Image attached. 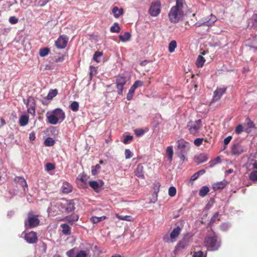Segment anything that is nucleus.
<instances>
[{
  "mask_svg": "<svg viewBox=\"0 0 257 257\" xmlns=\"http://www.w3.org/2000/svg\"><path fill=\"white\" fill-rule=\"evenodd\" d=\"M57 208L62 212L69 213L74 211L75 208L73 200L62 199L55 203H51L48 208V211L57 213Z\"/></svg>",
  "mask_w": 257,
  "mask_h": 257,
  "instance_id": "obj_1",
  "label": "nucleus"
},
{
  "mask_svg": "<svg viewBox=\"0 0 257 257\" xmlns=\"http://www.w3.org/2000/svg\"><path fill=\"white\" fill-rule=\"evenodd\" d=\"M177 151L176 153L178 157L183 162L186 160V156L190 149V145L183 139L178 140L177 142Z\"/></svg>",
  "mask_w": 257,
  "mask_h": 257,
  "instance_id": "obj_2",
  "label": "nucleus"
},
{
  "mask_svg": "<svg viewBox=\"0 0 257 257\" xmlns=\"http://www.w3.org/2000/svg\"><path fill=\"white\" fill-rule=\"evenodd\" d=\"M205 245L210 250H216L220 246V239L215 234L205 238Z\"/></svg>",
  "mask_w": 257,
  "mask_h": 257,
  "instance_id": "obj_3",
  "label": "nucleus"
},
{
  "mask_svg": "<svg viewBox=\"0 0 257 257\" xmlns=\"http://www.w3.org/2000/svg\"><path fill=\"white\" fill-rule=\"evenodd\" d=\"M40 221L37 215L33 214L32 212L28 213V219L25 221V227L27 228H31L37 226Z\"/></svg>",
  "mask_w": 257,
  "mask_h": 257,
  "instance_id": "obj_4",
  "label": "nucleus"
},
{
  "mask_svg": "<svg viewBox=\"0 0 257 257\" xmlns=\"http://www.w3.org/2000/svg\"><path fill=\"white\" fill-rule=\"evenodd\" d=\"M181 228L179 226L175 228L170 235L166 234L163 237V240L167 243L174 242L176 240L181 232Z\"/></svg>",
  "mask_w": 257,
  "mask_h": 257,
  "instance_id": "obj_5",
  "label": "nucleus"
},
{
  "mask_svg": "<svg viewBox=\"0 0 257 257\" xmlns=\"http://www.w3.org/2000/svg\"><path fill=\"white\" fill-rule=\"evenodd\" d=\"M244 46L252 52H257V35L250 37L245 41Z\"/></svg>",
  "mask_w": 257,
  "mask_h": 257,
  "instance_id": "obj_6",
  "label": "nucleus"
},
{
  "mask_svg": "<svg viewBox=\"0 0 257 257\" xmlns=\"http://www.w3.org/2000/svg\"><path fill=\"white\" fill-rule=\"evenodd\" d=\"M126 83V77L124 76L119 75L116 78V88L118 89L117 93L118 95H122L124 85Z\"/></svg>",
  "mask_w": 257,
  "mask_h": 257,
  "instance_id": "obj_7",
  "label": "nucleus"
},
{
  "mask_svg": "<svg viewBox=\"0 0 257 257\" xmlns=\"http://www.w3.org/2000/svg\"><path fill=\"white\" fill-rule=\"evenodd\" d=\"M181 11V10L177 8V7H173L171 8L169 13V18L171 22L176 23L179 21V15Z\"/></svg>",
  "mask_w": 257,
  "mask_h": 257,
  "instance_id": "obj_8",
  "label": "nucleus"
},
{
  "mask_svg": "<svg viewBox=\"0 0 257 257\" xmlns=\"http://www.w3.org/2000/svg\"><path fill=\"white\" fill-rule=\"evenodd\" d=\"M68 37L65 35L60 36L55 41L56 47L59 49H64L68 43Z\"/></svg>",
  "mask_w": 257,
  "mask_h": 257,
  "instance_id": "obj_9",
  "label": "nucleus"
},
{
  "mask_svg": "<svg viewBox=\"0 0 257 257\" xmlns=\"http://www.w3.org/2000/svg\"><path fill=\"white\" fill-rule=\"evenodd\" d=\"M245 147L240 143L236 142L231 147V154L233 155L238 156L245 151Z\"/></svg>",
  "mask_w": 257,
  "mask_h": 257,
  "instance_id": "obj_10",
  "label": "nucleus"
},
{
  "mask_svg": "<svg viewBox=\"0 0 257 257\" xmlns=\"http://www.w3.org/2000/svg\"><path fill=\"white\" fill-rule=\"evenodd\" d=\"M202 126L196 124L193 121H189L187 124L186 127L188 128L190 134L196 135L199 132Z\"/></svg>",
  "mask_w": 257,
  "mask_h": 257,
  "instance_id": "obj_11",
  "label": "nucleus"
},
{
  "mask_svg": "<svg viewBox=\"0 0 257 257\" xmlns=\"http://www.w3.org/2000/svg\"><path fill=\"white\" fill-rule=\"evenodd\" d=\"M161 12L160 4L156 2L152 4L149 9V12L152 17H157Z\"/></svg>",
  "mask_w": 257,
  "mask_h": 257,
  "instance_id": "obj_12",
  "label": "nucleus"
},
{
  "mask_svg": "<svg viewBox=\"0 0 257 257\" xmlns=\"http://www.w3.org/2000/svg\"><path fill=\"white\" fill-rule=\"evenodd\" d=\"M226 89V87L217 88L213 92L212 101L215 102L219 100L223 94L225 93Z\"/></svg>",
  "mask_w": 257,
  "mask_h": 257,
  "instance_id": "obj_13",
  "label": "nucleus"
},
{
  "mask_svg": "<svg viewBox=\"0 0 257 257\" xmlns=\"http://www.w3.org/2000/svg\"><path fill=\"white\" fill-rule=\"evenodd\" d=\"M51 112L54 115L56 118L58 119L59 122H62L65 118V112L60 108H56Z\"/></svg>",
  "mask_w": 257,
  "mask_h": 257,
  "instance_id": "obj_14",
  "label": "nucleus"
},
{
  "mask_svg": "<svg viewBox=\"0 0 257 257\" xmlns=\"http://www.w3.org/2000/svg\"><path fill=\"white\" fill-rule=\"evenodd\" d=\"M201 20L202 22L204 23V26L210 27L214 24L217 19L215 16L213 15V14H211L210 16L204 17Z\"/></svg>",
  "mask_w": 257,
  "mask_h": 257,
  "instance_id": "obj_15",
  "label": "nucleus"
},
{
  "mask_svg": "<svg viewBox=\"0 0 257 257\" xmlns=\"http://www.w3.org/2000/svg\"><path fill=\"white\" fill-rule=\"evenodd\" d=\"M25 239L29 243H34L37 241L38 239L36 233L31 231L25 234Z\"/></svg>",
  "mask_w": 257,
  "mask_h": 257,
  "instance_id": "obj_16",
  "label": "nucleus"
},
{
  "mask_svg": "<svg viewBox=\"0 0 257 257\" xmlns=\"http://www.w3.org/2000/svg\"><path fill=\"white\" fill-rule=\"evenodd\" d=\"M90 186L96 192H99L101 187L103 185V182L99 180L98 181H92L89 182Z\"/></svg>",
  "mask_w": 257,
  "mask_h": 257,
  "instance_id": "obj_17",
  "label": "nucleus"
},
{
  "mask_svg": "<svg viewBox=\"0 0 257 257\" xmlns=\"http://www.w3.org/2000/svg\"><path fill=\"white\" fill-rule=\"evenodd\" d=\"M46 116L48 122L51 124L55 125L59 122L58 119L56 118V117H55L54 115L52 114L51 111H47Z\"/></svg>",
  "mask_w": 257,
  "mask_h": 257,
  "instance_id": "obj_18",
  "label": "nucleus"
},
{
  "mask_svg": "<svg viewBox=\"0 0 257 257\" xmlns=\"http://www.w3.org/2000/svg\"><path fill=\"white\" fill-rule=\"evenodd\" d=\"M79 215L76 214H73L64 217L62 220L66 221L71 225L74 224V222L78 221Z\"/></svg>",
  "mask_w": 257,
  "mask_h": 257,
  "instance_id": "obj_19",
  "label": "nucleus"
},
{
  "mask_svg": "<svg viewBox=\"0 0 257 257\" xmlns=\"http://www.w3.org/2000/svg\"><path fill=\"white\" fill-rule=\"evenodd\" d=\"M188 244V241L186 240V237H184L182 241H180L174 249L175 253L177 252L181 249L185 248Z\"/></svg>",
  "mask_w": 257,
  "mask_h": 257,
  "instance_id": "obj_20",
  "label": "nucleus"
},
{
  "mask_svg": "<svg viewBox=\"0 0 257 257\" xmlns=\"http://www.w3.org/2000/svg\"><path fill=\"white\" fill-rule=\"evenodd\" d=\"M228 184V182L225 180L214 183L212 185V188L214 191L223 189Z\"/></svg>",
  "mask_w": 257,
  "mask_h": 257,
  "instance_id": "obj_21",
  "label": "nucleus"
},
{
  "mask_svg": "<svg viewBox=\"0 0 257 257\" xmlns=\"http://www.w3.org/2000/svg\"><path fill=\"white\" fill-rule=\"evenodd\" d=\"M248 27L257 29V14H254L248 20Z\"/></svg>",
  "mask_w": 257,
  "mask_h": 257,
  "instance_id": "obj_22",
  "label": "nucleus"
},
{
  "mask_svg": "<svg viewBox=\"0 0 257 257\" xmlns=\"http://www.w3.org/2000/svg\"><path fill=\"white\" fill-rule=\"evenodd\" d=\"M61 190L63 193L68 194L72 192V186L70 183L67 182H64L61 188Z\"/></svg>",
  "mask_w": 257,
  "mask_h": 257,
  "instance_id": "obj_23",
  "label": "nucleus"
},
{
  "mask_svg": "<svg viewBox=\"0 0 257 257\" xmlns=\"http://www.w3.org/2000/svg\"><path fill=\"white\" fill-rule=\"evenodd\" d=\"M207 155L205 154H200L195 156V161L198 164H201L207 161Z\"/></svg>",
  "mask_w": 257,
  "mask_h": 257,
  "instance_id": "obj_24",
  "label": "nucleus"
},
{
  "mask_svg": "<svg viewBox=\"0 0 257 257\" xmlns=\"http://www.w3.org/2000/svg\"><path fill=\"white\" fill-rule=\"evenodd\" d=\"M123 9L122 8H118L114 7L112 9V13L115 18H118L120 16L123 14Z\"/></svg>",
  "mask_w": 257,
  "mask_h": 257,
  "instance_id": "obj_25",
  "label": "nucleus"
},
{
  "mask_svg": "<svg viewBox=\"0 0 257 257\" xmlns=\"http://www.w3.org/2000/svg\"><path fill=\"white\" fill-rule=\"evenodd\" d=\"M143 166L141 164H139L135 171V175L137 177H144L145 174L143 171Z\"/></svg>",
  "mask_w": 257,
  "mask_h": 257,
  "instance_id": "obj_26",
  "label": "nucleus"
},
{
  "mask_svg": "<svg viewBox=\"0 0 257 257\" xmlns=\"http://www.w3.org/2000/svg\"><path fill=\"white\" fill-rule=\"evenodd\" d=\"M29 116L26 114L22 115L19 118V123L21 126L26 125L29 122Z\"/></svg>",
  "mask_w": 257,
  "mask_h": 257,
  "instance_id": "obj_27",
  "label": "nucleus"
},
{
  "mask_svg": "<svg viewBox=\"0 0 257 257\" xmlns=\"http://www.w3.org/2000/svg\"><path fill=\"white\" fill-rule=\"evenodd\" d=\"M118 37L122 42H125L130 39L131 35L130 32H125L123 35H119Z\"/></svg>",
  "mask_w": 257,
  "mask_h": 257,
  "instance_id": "obj_28",
  "label": "nucleus"
},
{
  "mask_svg": "<svg viewBox=\"0 0 257 257\" xmlns=\"http://www.w3.org/2000/svg\"><path fill=\"white\" fill-rule=\"evenodd\" d=\"M58 94V90L56 89H50L47 96H46V99L52 100L54 97H55Z\"/></svg>",
  "mask_w": 257,
  "mask_h": 257,
  "instance_id": "obj_29",
  "label": "nucleus"
},
{
  "mask_svg": "<svg viewBox=\"0 0 257 257\" xmlns=\"http://www.w3.org/2000/svg\"><path fill=\"white\" fill-rule=\"evenodd\" d=\"M205 62V58L202 56L199 55L196 60V65L197 67H202Z\"/></svg>",
  "mask_w": 257,
  "mask_h": 257,
  "instance_id": "obj_30",
  "label": "nucleus"
},
{
  "mask_svg": "<svg viewBox=\"0 0 257 257\" xmlns=\"http://www.w3.org/2000/svg\"><path fill=\"white\" fill-rule=\"evenodd\" d=\"M209 191V188L206 186H204L200 189L199 195L200 196L203 197L207 195Z\"/></svg>",
  "mask_w": 257,
  "mask_h": 257,
  "instance_id": "obj_31",
  "label": "nucleus"
},
{
  "mask_svg": "<svg viewBox=\"0 0 257 257\" xmlns=\"http://www.w3.org/2000/svg\"><path fill=\"white\" fill-rule=\"evenodd\" d=\"M61 227L62 228V232L64 234H70L71 233L70 227L66 223L62 224Z\"/></svg>",
  "mask_w": 257,
  "mask_h": 257,
  "instance_id": "obj_32",
  "label": "nucleus"
},
{
  "mask_svg": "<svg viewBox=\"0 0 257 257\" xmlns=\"http://www.w3.org/2000/svg\"><path fill=\"white\" fill-rule=\"evenodd\" d=\"M251 164L249 165V166H250ZM252 166L253 170L250 173L249 177H257V162L255 161L253 163L251 164Z\"/></svg>",
  "mask_w": 257,
  "mask_h": 257,
  "instance_id": "obj_33",
  "label": "nucleus"
},
{
  "mask_svg": "<svg viewBox=\"0 0 257 257\" xmlns=\"http://www.w3.org/2000/svg\"><path fill=\"white\" fill-rule=\"evenodd\" d=\"M177 42L175 40L171 41L169 44V52L170 53H173L174 52L175 49L177 48Z\"/></svg>",
  "mask_w": 257,
  "mask_h": 257,
  "instance_id": "obj_34",
  "label": "nucleus"
},
{
  "mask_svg": "<svg viewBox=\"0 0 257 257\" xmlns=\"http://www.w3.org/2000/svg\"><path fill=\"white\" fill-rule=\"evenodd\" d=\"M55 143V140L50 137L46 138L44 141V145L47 147L53 146Z\"/></svg>",
  "mask_w": 257,
  "mask_h": 257,
  "instance_id": "obj_35",
  "label": "nucleus"
},
{
  "mask_svg": "<svg viewBox=\"0 0 257 257\" xmlns=\"http://www.w3.org/2000/svg\"><path fill=\"white\" fill-rule=\"evenodd\" d=\"M49 52L50 50L48 47L41 48L39 50V55L42 57H45L48 55Z\"/></svg>",
  "mask_w": 257,
  "mask_h": 257,
  "instance_id": "obj_36",
  "label": "nucleus"
},
{
  "mask_svg": "<svg viewBox=\"0 0 257 257\" xmlns=\"http://www.w3.org/2000/svg\"><path fill=\"white\" fill-rule=\"evenodd\" d=\"M116 216L117 218L122 220L127 221H132L133 220V218L129 215L121 216L119 215L118 214H116Z\"/></svg>",
  "mask_w": 257,
  "mask_h": 257,
  "instance_id": "obj_37",
  "label": "nucleus"
},
{
  "mask_svg": "<svg viewBox=\"0 0 257 257\" xmlns=\"http://www.w3.org/2000/svg\"><path fill=\"white\" fill-rule=\"evenodd\" d=\"M166 153L168 155L169 160L170 162H171L173 156V150L172 146H169L167 148Z\"/></svg>",
  "mask_w": 257,
  "mask_h": 257,
  "instance_id": "obj_38",
  "label": "nucleus"
},
{
  "mask_svg": "<svg viewBox=\"0 0 257 257\" xmlns=\"http://www.w3.org/2000/svg\"><path fill=\"white\" fill-rule=\"evenodd\" d=\"M247 180H245L244 182V184L248 186L251 183H257V178H246Z\"/></svg>",
  "mask_w": 257,
  "mask_h": 257,
  "instance_id": "obj_39",
  "label": "nucleus"
},
{
  "mask_svg": "<svg viewBox=\"0 0 257 257\" xmlns=\"http://www.w3.org/2000/svg\"><path fill=\"white\" fill-rule=\"evenodd\" d=\"M79 103L77 101H73L70 105V107L71 109L74 112H76L79 109Z\"/></svg>",
  "mask_w": 257,
  "mask_h": 257,
  "instance_id": "obj_40",
  "label": "nucleus"
},
{
  "mask_svg": "<svg viewBox=\"0 0 257 257\" xmlns=\"http://www.w3.org/2000/svg\"><path fill=\"white\" fill-rule=\"evenodd\" d=\"M110 30L112 33H119L120 31V27L117 23H114L113 25L110 27Z\"/></svg>",
  "mask_w": 257,
  "mask_h": 257,
  "instance_id": "obj_41",
  "label": "nucleus"
},
{
  "mask_svg": "<svg viewBox=\"0 0 257 257\" xmlns=\"http://www.w3.org/2000/svg\"><path fill=\"white\" fill-rule=\"evenodd\" d=\"M102 53L100 51H96L93 56V59L95 62L98 63L100 62L99 58L102 55Z\"/></svg>",
  "mask_w": 257,
  "mask_h": 257,
  "instance_id": "obj_42",
  "label": "nucleus"
},
{
  "mask_svg": "<svg viewBox=\"0 0 257 257\" xmlns=\"http://www.w3.org/2000/svg\"><path fill=\"white\" fill-rule=\"evenodd\" d=\"M100 168L99 164H96L95 166H93L91 167V173L93 176H95L97 174L98 170Z\"/></svg>",
  "mask_w": 257,
  "mask_h": 257,
  "instance_id": "obj_43",
  "label": "nucleus"
},
{
  "mask_svg": "<svg viewBox=\"0 0 257 257\" xmlns=\"http://www.w3.org/2000/svg\"><path fill=\"white\" fill-rule=\"evenodd\" d=\"M135 91V89H133L132 87H131L130 89H129L128 92L126 96V99L127 100H131L133 97L134 93Z\"/></svg>",
  "mask_w": 257,
  "mask_h": 257,
  "instance_id": "obj_44",
  "label": "nucleus"
},
{
  "mask_svg": "<svg viewBox=\"0 0 257 257\" xmlns=\"http://www.w3.org/2000/svg\"><path fill=\"white\" fill-rule=\"evenodd\" d=\"M143 84L144 83L143 81L141 80H136L131 87L136 90L138 87L143 86Z\"/></svg>",
  "mask_w": 257,
  "mask_h": 257,
  "instance_id": "obj_45",
  "label": "nucleus"
},
{
  "mask_svg": "<svg viewBox=\"0 0 257 257\" xmlns=\"http://www.w3.org/2000/svg\"><path fill=\"white\" fill-rule=\"evenodd\" d=\"M133 139V136L131 135H126L124 136V139L123 140V143L124 144H127L130 143L131 141H132Z\"/></svg>",
  "mask_w": 257,
  "mask_h": 257,
  "instance_id": "obj_46",
  "label": "nucleus"
},
{
  "mask_svg": "<svg viewBox=\"0 0 257 257\" xmlns=\"http://www.w3.org/2000/svg\"><path fill=\"white\" fill-rule=\"evenodd\" d=\"M168 194L170 196L174 197L176 194V189L174 187H170L169 188Z\"/></svg>",
  "mask_w": 257,
  "mask_h": 257,
  "instance_id": "obj_47",
  "label": "nucleus"
},
{
  "mask_svg": "<svg viewBox=\"0 0 257 257\" xmlns=\"http://www.w3.org/2000/svg\"><path fill=\"white\" fill-rule=\"evenodd\" d=\"M220 161L219 157H217L215 159L210 161L209 162V166L210 167H213L215 165L219 163Z\"/></svg>",
  "mask_w": 257,
  "mask_h": 257,
  "instance_id": "obj_48",
  "label": "nucleus"
},
{
  "mask_svg": "<svg viewBox=\"0 0 257 257\" xmlns=\"http://www.w3.org/2000/svg\"><path fill=\"white\" fill-rule=\"evenodd\" d=\"M75 248H72L66 252V254L68 257H76Z\"/></svg>",
  "mask_w": 257,
  "mask_h": 257,
  "instance_id": "obj_49",
  "label": "nucleus"
},
{
  "mask_svg": "<svg viewBox=\"0 0 257 257\" xmlns=\"http://www.w3.org/2000/svg\"><path fill=\"white\" fill-rule=\"evenodd\" d=\"M203 140H204V139L202 138H197L194 140V144L196 146L199 147L202 144Z\"/></svg>",
  "mask_w": 257,
  "mask_h": 257,
  "instance_id": "obj_50",
  "label": "nucleus"
},
{
  "mask_svg": "<svg viewBox=\"0 0 257 257\" xmlns=\"http://www.w3.org/2000/svg\"><path fill=\"white\" fill-rule=\"evenodd\" d=\"M55 165L51 163H47L46 164V170L47 171H50L54 170L55 169Z\"/></svg>",
  "mask_w": 257,
  "mask_h": 257,
  "instance_id": "obj_51",
  "label": "nucleus"
},
{
  "mask_svg": "<svg viewBox=\"0 0 257 257\" xmlns=\"http://www.w3.org/2000/svg\"><path fill=\"white\" fill-rule=\"evenodd\" d=\"M184 0H177L176 5L174 7H177V8L181 10L183 7V5Z\"/></svg>",
  "mask_w": 257,
  "mask_h": 257,
  "instance_id": "obj_52",
  "label": "nucleus"
},
{
  "mask_svg": "<svg viewBox=\"0 0 257 257\" xmlns=\"http://www.w3.org/2000/svg\"><path fill=\"white\" fill-rule=\"evenodd\" d=\"M124 154L125 159H130L133 156V153L128 149H126L125 150Z\"/></svg>",
  "mask_w": 257,
  "mask_h": 257,
  "instance_id": "obj_53",
  "label": "nucleus"
},
{
  "mask_svg": "<svg viewBox=\"0 0 257 257\" xmlns=\"http://www.w3.org/2000/svg\"><path fill=\"white\" fill-rule=\"evenodd\" d=\"M19 19L15 16H12L9 18V21L11 24H16L18 22Z\"/></svg>",
  "mask_w": 257,
  "mask_h": 257,
  "instance_id": "obj_54",
  "label": "nucleus"
},
{
  "mask_svg": "<svg viewBox=\"0 0 257 257\" xmlns=\"http://www.w3.org/2000/svg\"><path fill=\"white\" fill-rule=\"evenodd\" d=\"M230 224L228 223H224L220 225V229L222 231H226L229 227Z\"/></svg>",
  "mask_w": 257,
  "mask_h": 257,
  "instance_id": "obj_55",
  "label": "nucleus"
},
{
  "mask_svg": "<svg viewBox=\"0 0 257 257\" xmlns=\"http://www.w3.org/2000/svg\"><path fill=\"white\" fill-rule=\"evenodd\" d=\"M243 132V126L241 124H238L235 130V132L236 134H240Z\"/></svg>",
  "mask_w": 257,
  "mask_h": 257,
  "instance_id": "obj_56",
  "label": "nucleus"
},
{
  "mask_svg": "<svg viewBox=\"0 0 257 257\" xmlns=\"http://www.w3.org/2000/svg\"><path fill=\"white\" fill-rule=\"evenodd\" d=\"M145 132L143 129H136L135 130V133L137 137L143 136Z\"/></svg>",
  "mask_w": 257,
  "mask_h": 257,
  "instance_id": "obj_57",
  "label": "nucleus"
},
{
  "mask_svg": "<svg viewBox=\"0 0 257 257\" xmlns=\"http://www.w3.org/2000/svg\"><path fill=\"white\" fill-rule=\"evenodd\" d=\"M160 186L161 185L159 182H156L154 184V193L157 194L159 192Z\"/></svg>",
  "mask_w": 257,
  "mask_h": 257,
  "instance_id": "obj_58",
  "label": "nucleus"
},
{
  "mask_svg": "<svg viewBox=\"0 0 257 257\" xmlns=\"http://www.w3.org/2000/svg\"><path fill=\"white\" fill-rule=\"evenodd\" d=\"M205 172V170L202 169L195 173L191 177H199L200 176L203 175Z\"/></svg>",
  "mask_w": 257,
  "mask_h": 257,
  "instance_id": "obj_59",
  "label": "nucleus"
},
{
  "mask_svg": "<svg viewBox=\"0 0 257 257\" xmlns=\"http://www.w3.org/2000/svg\"><path fill=\"white\" fill-rule=\"evenodd\" d=\"M193 257H206V255H203V252L201 251H199L194 252L193 255Z\"/></svg>",
  "mask_w": 257,
  "mask_h": 257,
  "instance_id": "obj_60",
  "label": "nucleus"
},
{
  "mask_svg": "<svg viewBox=\"0 0 257 257\" xmlns=\"http://www.w3.org/2000/svg\"><path fill=\"white\" fill-rule=\"evenodd\" d=\"M86 252L84 250H80L76 253V257H86Z\"/></svg>",
  "mask_w": 257,
  "mask_h": 257,
  "instance_id": "obj_61",
  "label": "nucleus"
},
{
  "mask_svg": "<svg viewBox=\"0 0 257 257\" xmlns=\"http://www.w3.org/2000/svg\"><path fill=\"white\" fill-rule=\"evenodd\" d=\"M232 139V136H229L224 139L223 143L224 146L228 145Z\"/></svg>",
  "mask_w": 257,
  "mask_h": 257,
  "instance_id": "obj_62",
  "label": "nucleus"
},
{
  "mask_svg": "<svg viewBox=\"0 0 257 257\" xmlns=\"http://www.w3.org/2000/svg\"><path fill=\"white\" fill-rule=\"evenodd\" d=\"M28 112L29 113H31L33 115H35V107L34 106H31L30 107L28 108Z\"/></svg>",
  "mask_w": 257,
  "mask_h": 257,
  "instance_id": "obj_63",
  "label": "nucleus"
},
{
  "mask_svg": "<svg viewBox=\"0 0 257 257\" xmlns=\"http://www.w3.org/2000/svg\"><path fill=\"white\" fill-rule=\"evenodd\" d=\"M90 220L93 223H97L101 221V219H99V217L93 216L90 218Z\"/></svg>",
  "mask_w": 257,
  "mask_h": 257,
  "instance_id": "obj_64",
  "label": "nucleus"
}]
</instances>
